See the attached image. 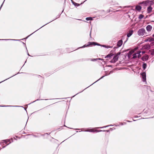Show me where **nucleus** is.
<instances>
[{"label":"nucleus","mask_w":154,"mask_h":154,"mask_svg":"<svg viewBox=\"0 0 154 154\" xmlns=\"http://www.w3.org/2000/svg\"><path fill=\"white\" fill-rule=\"evenodd\" d=\"M120 54V52L116 54L114 56L112 60L110 61V62L111 63H115L118 60L119 58L118 56Z\"/></svg>","instance_id":"obj_1"},{"label":"nucleus","mask_w":154,"mask_h":154,"mask_svg":"<svg viewBox=\"0 0 154 154\" xmlns=\"http://www.w3.org/2000/svg\"><path fill=\"white\" fill-rule=\"evenodd\" d=\"M93 45H98V44L97 43L95 42H89L88 43V44L87 45H86V44L84 45L82 48H84L85 47H88L90 46H91Z\"/></svg>","instance_id":"obj_2"},{"label":"nucleus","mask_w":154,"mask_h":154,"mask_svg":"<svg viewBox=\"0 0 154 154\" xmlns=\"http://www.w3.org/2000/svg\"><path fill=\"white\" fill-rule=\"evenodd\" d=\"M145 33V29H139L138 31V33L139 35H143Z\"/></svg>","instance_id":"obj_3"},{"label":"nucleus","mask_w":154,"mask_h":154,"mask_svg":"<svg viewBox=\"0 0 154 154\" xmlns=\"http://www.w3.org/2000/svg\"><path fill=\"white\" fill-rule=\"evenodd\" d=\"M88 131L91 132H97L101 131V130H97L94 129H91L88 130L87 131Z\"/></svg>","instance_id":"obj_4"},{"label":"nucleus","mask_w":154,"mask_h":154,"mask_svg":"<svg viewBox=\"0 0 154 154\" xmlns=\"http://www.w3.org/2000/svg\"><path fill=\"white\" fill-rule=\"evenodd\" d=\"M141 75L143 82H145L146 80V74L145 72H143L141 74Z\"/></svg>","instance_id":"obj_5"},{"label":"nucleus","mask_w":154,"mask_h":154,"mask_svg":"<svg viewBox=\"0 0 154 154\" xmlns=\"http://www.w3.org/2000/svg\"><path fill=\"white\" fill-rule=\"evenodd\" d=\"M143 48L144 49H149L150 48V46L148 45H145L143 47Z\"/></svg>","instance_id":"obj_6"},{"label":"nucleus","mask_w":154,"mask_h":154,"mask_svg":"<svg viewBox=\"0 0 154 154\" xmlns=\"http://www.w3.org/2000/svg\"><path fill=\"white\" fill-rule=\"evenodd\" d=\"M149 58V57L147 55H145V56H143L142 57V60L143 61H146Z\"/></svg>","instance_id":"obj_7"},{"label":"nucleus","mask_w":154,"mask_h":154,"mask_svg":"<svg viewBox=\"0 0 154 154\" xmlns=\"http://www.w3.org/2000/svg\"><path fill=\"white\" fill-rule=\"evenodd\" d=\"M122 43L123 42L122 40H119L117 43V46L118 47H120L122 44Z\"/></svg>","instance_id":"obj_8"},{"label":"nucleus","mask_w":154,"mask_h":154,"mask_svg":"<svg viewBox=\"0 0 154 154\" xmlns=\"http://www.w3.org/2000/svg\"><path fill=\"white\" fill-rule=\"evenodd\" d=\"M133 32V30L129 31V32L127 34V36L128 37H130L132 34Z\"/></svg>","instance_id":"obj_9"},{"label":"nucleus","mask_w":154,"mask_h":154,"mask_svg":"<svg viewBox=\"0 0 154 154\" xmlns=\"http://www.w3.org/2000/svg\"><path fill=\"white\" fill-rule=\"evenodd\" d=\"M113 55V54H108L107 56H106L105 57V58H106L107 60H108L109 59H108L111 57H112Z\"/></svg>","instance_id":"obj_10"},{"label":"nucleus","mask_w":154,"mask_h":154,"mask_svg":"<svg viewBox=\"0 0 154 154\" xmlns=\"http://www.w3.org/2000/svg\"><path fill=\"white\" fill-rule=\"evenodd\" d=\"M136 9L137 10L139 11H140L141 9V7L140 6L137 5L136 7Z\"/></svg>","instance_id":"obj_11"},{"label":"nucleus","mask_w":154,"mask_h":154,"mask_svg":"<svg viewBox=\"0 0 154 154\" xmlns=\"http://www.w3.org/2000/svg\"><path fill=\"white\" fill-rule=\"evenodd\" d=\"M149 1H146L144 2H141L140 3V4H143L145 5H147L149 3Z\"/></svg>","instance_id":"obj_12"},{"label":"nucleus","mask_w":154,"mask_h":154,"mask_svg":"<svg viewBox=\"0 0 154 154\" xmlns=\"http://www.w3.org/2000/svg\"><path fill=\"white\" fill-rule=\"evenodd\" d=\"M152 9V8L150 6L147 9V11L148 13L150 12Z\"/></svg>","instance_id":"obj_13"},{"label":"nucleus","mask_w":154,"mask_h":154,"mask_svg":"<svg viewBox=\"0 0 154 154\" xmlns=\"http://www.w3.org/2000/svg\"><path fill=\"white\" fill-rule=\"evenodd\" d=\"M147 66V64L146 63H144L143 65V68L144 70H145Z\"/></svg>","instance_id":"obj_14"},{"label":"nucleus","mask_w":154,"mask_h":154,"mask_svg":"<svg viewBox=\"0 0 154 154\" xmlns=\"http://www.w3.org/2000/svg\"><path fill=\"white\" fill-rule=\"evenodd\" d=\"M149 38V42H152V41H154V37H150Z\"/></svg>","instance_id":"obj_15"},{"label":"nucleus","mask_w":154,"mask_h":154,"mask_svg":"<svg viewBox=\"0 0 154 154\" xmlns=\"http://www.w3.org/2000/svg\"><path fill=\"white\" fill-rule=\"evenodd\" d=\"M144 17V16L142 14H140L139 15V19H141Z\"/></svg>","instance_id":"obj_16"},{"label":"nucleus","mask_w":154,"mask_h":154,"mask_svg":"<svg viewBox=\"0 0 154 154\" xmlns=\"http://www.w3.org/2000/svg\"><path fill=\"white\" fill-rule=\"evenodd\" d=\"M152 26L150 25H148L146 27V29H151L152 28Z\"/></svg>","instance_id":"obj_17"},{"label":"nucleus","mask_w":154,"mask_h":154,"mask_svg":"<svg viewBox=\"0 0 154 154\" xmlns=\"http://www.w3.org/2000/svg\"><path fill=\"white\" fill-rule=\"evenodd\" d=\"M150 51L152 55L154 54V49L151 50Z\"/></svg>","instance_id":"obj_18"},{"label":"nucleus","mask_w":154,"mask_h":154,"mask_svg":"<svg viewBox=\"0 0 154 154\" xmlns=\"http://www.w3.org/2000/svg\"><path fill=\"white\" fill-rule=\"evenodd\" d=\"M92 19V18L91 17H87L86 18V20H91Z\"/></svg>","instance_id":"obj_19"},{"label":"nucleus","mask_w":154,"mask_h":154,"mask_svg":"<svg viewBox=\"0 0 154 154\" xmlns=\"http://www.w3.org/2000/svg\"><path fill=\"white\" fill-rule=\"evenodd\" d=\"M103 46L105 48H112V47H111V46H106V45H103Z\"/></svg>","instance_id":"obj_20"},{"label":"nucleus","mask_w":154,"mask_h":154,"mask_svg":"<svg viewBox=\"0 0 154 154\" xmlns=\"http://www.w3.org/2000/svg\"><path fill=\"white\" fill-rule=\"evenodd\" d=\"M5 143H7L8 142H9V143H10V140H5Z\"/></svg>","instance_id":"obj_21"},{"label":"nucleus","mask_w":154,"mask_h":154,"mask_svg":"<svg viewBox=\"0 0 154 154\" xmlns=\"http://www.w3.org/2000/svg\"><path fill=\"white\" fill-rule=\"evenodd\" d=\"M133 56V59H135L136 58H137V56L136 55V54H134Z\"/></svg>","instance_id":"obj_22"},{"label":"nucleus","mask_w":154,"mask_h":154,"mask_svg":"<svg viewBox=\"0 0 154 154\" xmlns=\"http://www.w3.org/2000/svg\"><path fill=\"white\" fill-rule=\"evenodd\" d=\"M134 52V51H131L129 52V55H131L132 53H133Z\"/></svg>","instance_id":"obj_23"},{"label":"nucleus","mask_w":154,"mask_h":154,"mask_svg":"<svg viewBox=\"0 0 154 154\" xmlns=\"http://www.w3.org/2000/svg\"><path fill=\"white\" fill-rule=\"evenodd\" d=\"M145 41L146 42L149 41V38H146V39L145 40Z\"/></svg>","instance_id":"obj_24"},{"label":"nucleus","mask_w":154,"mask_h":154,"mask_svg":"<svg viewBox=\"0 0 154 154\" xmlns=\"http://www.w3.org/2000/svg\"><path fill=\"white\" fill-rule=\"evenodd\" d=\"M141 52L140 51H138L137 52V54H139Z\"/></svg>","instance_id":"obj_25"},{"label":"nucleus","mask_w":154,"mask_h":154,"mask_svg":"<svg viewBox=\"0 0 154 154\" xmlns=\"http://www.w3.org/2000/svg\"><path fill=\"white\" fill-rule=\"evenodd\" d=\"M141 55L140 54H139L138 55V58H139L140 57H141Z\"/></svg>","instance_id":"obj_26"},{"label":"nucleus","mask_w":154,"mask_h":154,"mask_svg":"<svg viewBox=\"0 0 154 154\" xmlns=\"http://www.w3.org/2000/svg\"><path fill=\"white\" fill-rule=\"evenodd\" d=\"M145 53V51H142V54H144Z\"/></svg>","instance_id":"obj_27"},{"label":"nucleus","mask_w":154,"mask_h":154,"mask_svg":"<svg viewBox=\"0 0 154 154\" xmlns=\"http://www.w3.org/2000/svg\"><path fill=\"white\" fill-rule=\"evenodd\" d=\"M147 30H148V31H150V29H147Z\"/></svg>","instance_id":"obj_28"},{"label":"nucleus","mask_w":154,"mask_h":154,"mask_svg":"<svg viewBox=\"0 0 154 154\" xmlns=\"http://www.w3.org/2000/svg\"><path fill=\"white\" fill-rule=\"evenodd\" d=\"M153 37H154V34L153 35Z\"/></svg>","instance_id":"obj_29"}]
</instances>
